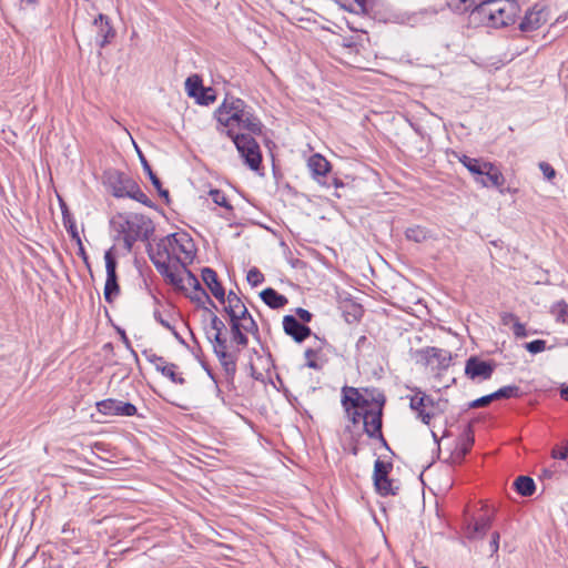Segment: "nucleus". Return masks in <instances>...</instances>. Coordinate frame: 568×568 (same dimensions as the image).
Wrapping results in <instances>:
<instances>
[{"instance_id":"obj_1","label":"nucleus","mask_w":568,"mask_h":568,"mask_svg":"<svg viewBox=\"0 0 568 568\" xmlns=\"http://www.w3.org/2000/svg\"><path fill=\"white\" fill-rule=\"evenodd\" d=\"M519 7L514 0H481L470 12V23L501 28L515 21Z\"/></svg>"},{"instance_id":"obj_2","label":"nucleus","mask_w":568,"mask_h":568,"mask_svg":"<svg viewBox=\"0 0 568 568\" xmlns=\"http://www.w3.org/2000/svg\"><path fill=\"white\" fill-rule=\"evenodd\" d=\"M216 119L222 126L232 132L237 128L253 134L262 133L261 121L246 110L245 102L239 98L227 97L216 110Z\"/></svg>"},{"instance_id":"obj_3","label":"nucleus","mask_w":568,"mask_h":568,"mask_svg":"<svg viewBox=\"0 0 568 568\" xmlns=\"http://www.w3.org/2000/svg\"><path fill=\"white\" fill-rule=\"evenodd\" d=\"M156 250L158 256L174 260V263H181L184 267L192 262L195 252L193 240L184 232L164 236L158 243Z\"/></svg>"},{"instance_id":"obj_4","label":"nucleus","mask_w":568,"mask_h":568,"mask_svg":"<svg viewBox=\"0 0 568 568\" xmlns=\"http://www.w3.org/2000/svg\"><path fill=\"white\" fill-rule=\"evenodd\" d=\"M115 223L128 252L136 241L148 240L154 231L152 221L142 214H120Z\"/></svg>"},{"instance_id":"obj_5","label":"nucleus","mask_w":568,"mask_h":568,"mask_svg":"<svg viewBox=\"0 0 568 568\" xmlns=\"http://www.w3.org/2000/svg\"><path fill=\"white\" fill-rule=\"evenodd\" d=\"M112 194L116 197H130L142 204L151 206L148 195L131 178L124 173L115 172L110 178Z\"/></svg>"},{"instance_id":"obj_6","label":"nucleus","mask_w":568,"mask_h":568,"mask_svg":"<svg viewBox=\"0 0 568 568\" xmlns=\"http://www.w3.org/2000/svg\"><path fill=\"white\" fill-rule=\"evenodd\" d=\"M385 405V396L378 395L373 400V405L365 409L363 415L364 432L369 438L379 439L384 445L386 440L382 433L383 408Z\"/></svg>"},{"instance_id":"obj_7","label":"nucleus","mask_w":568,"mask_h":568,"mask_svg":"<svg viewBox=\"0 0 568 568\" xmlns=\"http://www.w3.org/2000/svg\"><path fill=\"white\" fill-rule=\"evenodd\" d=\"M226 133L233 140L241 156L245 160V163L252 170H257L261 165L262 155L255 139L248 134L232 132V130H226Z\"/></svg>"},{"instance_id":"obj_8","label":"nucleus","mask_w":568,"mask_h":568,"mask_svg":"<svg viewBox=\"0 0 568 568\" xmlns=\"http://www.w3.org/2000/svg\"><path fill=\"white\" fill-rule=\"evenodd\" d=\"M417 364L432 369H445L449 366L452 356L448 351L437 347H426L414 353Z\"/></svg>"},{"instance_id":"obj_9","label":"nucleus","mask_w":568,"mask_h":568,"mask_svg":"<svg viewBox=\"0 0 568 568\" xmlns=\"http://www.w3.org/2000/svg\"><path fill=\"white\" fill-rule=\"evenodd\" d=\"M97 409L99 413L106 416H134L136 414V407L126 402H122L114 398L103 399L97 403Z\"/></svg>"},{"instance_id":"obj_10","label":"nucleus","mask_w":568,"mask_h":568,"mask_svg":"<svg viewBox=\"0 0 568 568\" xmlns=\"http://www.w3.org/2000/svg\"><path fill=\"white\" fill-rule=\"evenodd\" d=\"M258 327L252 315L242 318L240 322L231 321L232 339L240 346L246 347L248 338L246 334H256Z\"/></svg>"},{"instance_id":"obj_11","label":"nucleus","mask_w":568,"mask_h":568,"mask_svg":"<svg viewBox=\"0 0 568 568\" xmlns=\"http://www.w3.org/2000/svg\"><path fill=\"white\" fill-rule=\"evenodd\" d=\"M145 358L154 365L155 369L168 377L174 384L183 385L185 383L184 377L176 373L178 366L173 363H168L162 356H158L151 349L143 351Z\"/></svg>"},{"instance_id":"obj_12","label":"nucleus","mask_w":568,"mask_h":568,"mask_svg":"<svg viewBox=\"0 0 568 568\" xmlns=\"http://www.w3.org/2000/svg\"><path fill=\"white\" fill-rule=\"evenodd\" d=\"M495 365L493 363L481 361L476 356H470L466 361L465 374L470 379H489L494 373Z\"/></svg>"},{"instance_id":"obj_13","label":"nucleus","mask_w":568,"mask_h":568,"mask_svg":"<svg viewBox=\"0 0 568 568\" xmlns=\"http://www.w3.org/2000/svg\"><path fill=\"white\" fill-rule=\"evenodd\" d=\"M548 21V12L544 6L535 4L523 18L519 28L523 32H531L539 29Z\"/></svg>"},{"instance_id":"obj_14","label":"nucleus","mask_w":568,"mask_h":568,"mask_svg":"<svg viewBox=\"0 0 568 568\" xmlns=\"http://www.w3.org/2000/svg\"><path fill=\"white\" fill-rule=\"evenodd\" d=\"M374 484L377 491L383 496L396 494L392 486V480L388 478L387 466L379 459L374 465Z\"/></svg>"},{"instance_id":"obj_15","label":"nucleus","mask_w":568,"mask_h":568,"mask_svg":"<svg viewBox=\"0 0 568 568\" xmlns=\"http://www.w3.org/2000/svg\"><path fill=\"white\" fill-rule=\"evenodd\" d=\"M283 328H284V332L287 335H290L297 343H302L312 334L311 328L308 326L302 324L293 315L284 316Z\"/></svg>"},{"instance_id":"obj_16","label":"nucleus","mask_w":568,"mask_h":568,"mask_svg":"<svg viewBox=\"0 0 568 568\" xmlns=\"http://www.w3.org/2000/svg\"><path fill=\"white\" fill-rule=\"evenodd\" d=\"M307 166L317 182L326 185L327 187L331 185V183L325 180L326 174L331 170V164L324 156L321 154H313L307 161Z\"/></svg>"},{"instance_id":"obj_17","label":"nucleus","mask_w":568,"mask_h":568,"mask_svg":"<svg viewBox=\"0 0 568 568\" xmlns=\"http://www.w3.org/2000/svg\"><path fill=\"white\" fill-rule=\"evenodd\" d=\"M373 403L364 397L359 390L352 386L342 388V406H351V408H368Z\"/></svg>"},{"instance_id":"obj_18","label":"nucleus","mask_w":568,"mask_h":568,"mask_svg":"<svg viewBox=\"0 0 568 568\" xmlns=\"http://www.w3.org/2000/svg\"><path fill=\"white\" fill-rule=\"evenodd\" d=\"M202 280L210 288L214 297L221 303H225V291L222 284L219 282L216 272L210 267H204L202 270Z\"/></svg>"},{"instance_id":"obj_19","label":"nucleus","mask_w":568,"mask_h":568,"mask_svg":"<svg viewBox=\"0 0 568 568\" xmlns=\"http://www.w3.org/2000/svg\"><path fill=\"white\" fill-rule=\"evenodd\" d=\"M475 182L480 184L484 187H501L505 183V176L501 171L491 163L490 169H486L484 171L483 178H475Z\"/></svg>"},{"instance_id":"obj_20","label":"nucleus","mask_w":568,"mask_h":568,"mask_svg":"<svg viewBox=\"0 0 568 568\" xmlns=\"http://www.w3.org/2000/svg\"><path fill=\"white\" fill-rule=\"evenodd\" d=\"M428 400V395L423 392H417L410 398V408L418 413V417L424 424H429L430 419L435 416L434 412L427 410L425 403Z\"/></svg>"},{"instance_id":"obj_21","label":"nucleus","mask_w":568,"mask_h":568,"mask_svg":"<svg viewBox=\"0 0 568 568\" xmlns=\"http://www.w3.org/2000/svg\"><path fill=\"white\" fill-rule=\"evenodd\" d=\"M93 24L98 29L97 41L99 42V45L103 48L109 42V39L114 37V31L106 17L101 13L94 19Z\"/></svg>"},{"instance_id":"obj_22","label":"nucleus","mask_w":568,"mask_h":568,"mask_svg":"<svg viewBox=\"0 0 568 568\" xmlns=\"http://www.w3.org/2000/svg\"><path fill=\"white\" fill-rule=\"evenodd\" d=\"M460 163L474 175L475 178H483L484 171L491 168V162L484 159H475L467 155L459 158Z\"/></svg>"},{"instance_id":"obj_23","label":"nucleus","mask_w":568,"mask_h":568,"mask_svg":"<svg viewBox=\"0 0 568 568\" xmlns=\"http://www.w3.org/2000/svg\"><path fill=\"white\" fill-rule=\"evenodd\" d=\"M493 519L489 516L478 518L473 526L468 527L467 536L470 539L484 538L491 527Z\"/></svg>"},{"instance_id":"obj_24","label":"nucleus","mask_w":568,"mask_h":568,"mask_svg":"<svg viewBox=\"0 0 568 568\" xmlns=\"http://www.w3.org/2000/svg\"><path fill=\"white\" fill-rule=\"evenodd\" d=\"M263 302L268 305L271 308H281L287 304V298L277 293L274 288H265L260 294Z\"/></svg>"},{"instance_id":"obj_25","label":"nucleus","mask_w":568,"mask_h":568,"mask_svg":"<svg viewBox=\"0 0 568 568\" xmlns=\"http://www.w3.org/2000/svg\"><path fill=\"white\" fill-rule=\"evenodd\" d=\"M215 355L219 358L221 366L223 367L225 375L232 378L236 372V356L227 349L216 352Z\"/></svg>"},{"instance_id":"obj_26","label":"nucleus","mask_w":568,"mask_h":568,"mask_svg":"<svg viewBox=\"0 0 568 568\" xmlns=\"http://www.w3.org/2000/svg\"><path fill=\"white\" fill-rule=\"evenodd\" d=\"M183 271L186 273V284L187 286H191L194 288V295L191 296L192 300L201 301L202 298H205L209 301L212 305L213 302L207 295V293L201 287V284L199 280L192 274L191 271H189L186 267L182 266Z\"/></svg>"},{"instance_id":"obj_27","label":"nucleus","mask_w":568,"mask_h":568,"mask_svg":"<svg viewBox=\"0 0 568 568\" xmlns=\"http://www.w3.org/2000/svg\"><path fill=\"white\" fill-rule=\"evenodd\" d=\"M225 312L230 316V321H233L236 317V314L245 307L244 303L241 301V298L232 291L229 292L227 296L225 297Z\"/></svg>"},{"instance_id":"obj_28","label":"nucleus","mask_w":568,"mask_h":568,"mask_svg":"<svg viewBox=\"0 0 568 568\" xmlns=\"http://www.w3.org/2000/svg\"><path fill=\"white\" fill-rule=\"evenodd\" d=\"M165 278L178 290L186 288V273L183 271L181 263H174L173 271Z\"/></svg>"},{"instance_id":"obj_29","label":"nucleus","mask_w":568,"mask_h":568,"mask_svg":"<svg viewBox=\"0 0 568 568\" xmlns=\"http://www.w3.org/2000/svg\"><path fill=\"white\" fill-rule=\"evenodd\" d=\"M120 294V286L118 283V275H106L104 285V298L108 303H112Z\"/></svg>"},{"instance_id":"obj_30","label":"nucleus","mask_w":568,"mask_h":568,"mask_svg":"<svg viewBox=\"0 0 568 568\" xmlns=\"http://www.w3.org/2000/svg\"><path fill=\"white\" fill-rule=\"evenodd\" d=\"M514 486L521 496H531L536 489L535 481L528 476H519L516 478Z\"/></svg>"},{"instance_id":"obj_31","label":"nucleus","mask_w":568,"mask_h":568,"mask_svg":"<svg viewBox=\"0 0 568 568\" xmlns=\"http://www.w3.org/2000/svg\"><path fill=\"white\" fill-rule=\"evenodd\" d=\"M141 163L143 166L144 172L149 175L153 186L158 190L160 196L168 199L169 197V191L162 189V183L160 179L155 175V173L152 171L151 165L146 161V159L140 153Z\"/></svg>"},{"instance_id":"obj_32","label":"nucleus","mask_w":568,"mask_h":568,"mask_svg":"<svg viewBox=\"0 0 568 568\" xmlns=\"http://www.w3.org/2000/svg\"><path fill=\"white\" fill-rule=\"evenodd\" d=\"M479 2L481 0H446L447 6L458 13L471 12L474 8L479 6Z\"/></svg>"},{"instance_id":"obj_33","label":"nucleus","mask_w":568,"mask_h":568,"mask_svg":"<svg viewBox=\"0 0 568 568\" xmlns=\"http://www.w3.org/2000/svg\"><path fill=\"white\" fill-rule=\"evenodd\" d=\"M62 221L65 230L71 237H78V229L72 214L69 212L68 206L64 202H61Z\"/></svg>"},{"instance_id":"obj_34","label":"nucleus","mask_w":568,"mask_h":568,"mask_svg":"<svg viewBox=\"0 0 568 568\" xmlns=\"http://www.w3.org/2000/svg\"><path fill=\"white\" fill-rule=\"evenodd\" d=\"M151 260H152L155 268L164 277H166V275H169V273L172 272L174 268V260H169L166 257H160V256H158V253L155 255H151Z\"/></svg>"},{"instance_id":"obj_35","label":"nucleus","mask_w":568,"mask_h":568,"mask_svg":"<svg viewBox=\"0 0 568 568\" xmlns=\"http://www.w3.org/2000/svg\"><path fill=\"white\" fill-rule=\"evenodd\" d=\"M475 438L473 434L471 426L468 425L465 429L463 436L459 438L456 447H458L460 450L465 452L466 454L469 453L471 449V446L474 445Z\"/></svg>"},{"instance_id":"obj_36","label":"nucleus","mask_w":568,"mask_h":568,"mask_svg":"<svg viewBox=\"0 0 568 568\" xmlns=\"http://www.w3.org/2000/svg\"><path fill=\"white\" fill-rule=\"evenodd\" d=\"M209 196L212 199V201L217 204L219 206H222L229 211L233 210V206L231 205L230 201L227 200L224 192L217 189H211L209 191Z\"/></svg>"},{"instance_id":"obj_37","label":"nucleus","mask_w":568,"mask_h":568,"mask_svg":"<svg viewBox=\"0 0 568 568\" xmlns=\"http://www.w3.org/2000/svg\"><path fill=\"white\" fill-rule=\"evenodd\" d=\"M206 336L213 344L214 353L227 349V342L226 338L223 337V333H211L210 331H206Z\"/></svg>"},{"instance_id":"obj_38","label":"nucleus","mask_w":568,"mask_h":568,"mask_svg":"<svg viewBox=\"0 0 568 568\" xmlns=\"http://www.w3.org/2000/svg\"><path fill=\"white\" fill-rule=\"evenodd\" d=\"M202 80L197 75L189 77L185 81V89L187 94L192 98L196 97V94L202 90Z\"/></svg>"},{"instance_id":"obj_39","label":"nucleus","mask_w":568,"mask_h":568,"mask_svg":"<svg viewBox=\"0 0 568 568\" xmlns=\"http://www.w3.org/2000/svg\"><path fill=\"white\" fill-rule=\"evenodd\" d=\"M551 313L556 316L557 321L568 324V304L564 301L556 303L551 307Z\"/></svg>"},{"instance_id":"obj_40","label":"nucleus","mask_w":568,"mask_h":568,"mask_svg":"<svg viewBox=\"0 0 568 568\" xmlns=\"http://www.w3.org/2000/svg\"><path fill=\"white\" fill-rule=\"evenodd\" d=\"M196 102L203 105H209L215 101L214 90L212 88H202V90L194 97Z\"/></svg>"},{"instance_id":"obj_41","label":"nucleus","mask_w":568,"mask_h":568,"mask_svg":"<svg viewBox=\"0 0 568 568\" xmlns=\"http://www.w3.org/2000/svg\"><path fill=\"white\" fill-rule=\"evenodd\" d=\"M405 234L409 241H414L416 243H420L427 237L425 229L420 226L408 227Z\"/></svg>"},{"instance_id":"obj_42","label":"nucleus","mask_w":568,"mask_h":568,"mask_svg":"<svg viewBox=\"0 0 568 568\" xmlns=\"http://www.w3.org/2000/svg\"><path fill=\"white\" fill-rule=\"evenodd\" d=\"M519 388L515 385H508L499 388L494 394L495 399H501V398H510L518 396Z\"/></svg>"},{"instance_id":"obj_43","label":"nucleus","mask_w":568,"mask_h":568,"mask_svg":"<svg viewBox=\"0 0 568 568\" xmlns=\"http://www.w3.org/2000/svg\"><path fill=\"white\" fill-rule=\"evenodd\" d=\"M348 420L356 425L363 420V415L366 408H351V406H343Z\"/></svg>"},{"instance_id":"obj_44","label":"nucleus","mask_w":568,"mask_h":568,"mask_svg":"<svg viewBox=\"0 0 568 568\" xmlns=\"http://www.w3.org/2000/svg\"><path fill=\"white\" fill-rule=\"evenodd\" d=\"M106 275L116 274V258L113 254V247L108 250L104 254Z\"/></svg>"},{"instance_id":"obj_45","label":"nucleus","mask_w":568,"mask_h":568,"mask_svg":"<svg viewBox=\"0 0 568 568\" xmlns=\"http://www.w3.org/2000/svg\"><path fill=\"white\" fill-rule=\"evenodd\" d=\"M246 278L252 286H257L264 281V275L256 267H253L247 272Z\"/></svg>"},{"instance_id":"obj_46","label":"nucleus","mask_w":568,"mask_h":568,"mask_svg":"<svg viewBox=\"0 0 568 568\" xmlns=\"http://www.w3.org/2000/svg\"><path fill=\"white\" fill-rule=\"evenodd\" d=\"M305 358L307 359L306 366L313 369H321V365L317 363V351L307 348L304 353Z\"/></svg>"},{"instance_id":"obj_47","label":"nucleus","mask_w":568,"mask_h":568,"mask_svg":"<svg viewBox=\"0 0 568 568\" xmlns=\"http://www.w3.org/2000/svg\"><path fill=\"white\" fill-rule=\"evenodd\" d=\"M526 349L531 354H537L546 349V342L544 339H535L525 345Z\"/></svg>"},{"instance_id":"obj_48","label":"nucleus","mask_w":568,"mask_h":568,"mask_svg":"<svg viewBox=\"0 0 568 568\" xmlns=\"http://www.w3.org/2000/svg\"><path fill=\"white\" fill-rule=\"evenodd\" d=\"M552 458L566 459L568 456V445L567 443H562L552 448L551 450Z\"/></svg>"},{"instance_id":"obj_49","label":"nucleus","mask_w":568,"mask_h":568,"mask_svg":"<svg viewBox=\"0 0 568 568\" xmlns=\"http://www.w3.org/2000/svg\"><path fill=\"white\" fill-rule=\"evenodd\" d=\"M493 400H495L494 394H489L473 400L469 406L471 408L485 407L489 405Z\"/></svg>"},{"instance_id":"obj_50","label":"nucleus","mask_w":568,"mask_h":568,"mask_svg":"<svg viewBox=\"0 0 568 568\" xmlns=\"http://www.w3.org/2000/svg\"><path fill=\"white\" fill-rule=\"evenodd\" d=\"M211 333H223V329L225 328V324L222 320H220L215 314H212L211 316Z\"/></svg>"},{"instance_id":"obj_51","label":"nucleus","mask_w":568,"mask_h":568,"mask_svg":"<svg viewBox=\"0 0 568 568\" xmlns=\"http://www.w3.org/2000/svg\"><path fill=\"white\" fill-rule=\"evenodd\" d=\"M467 454L463 450H460L458 447H456L454 449V452L450 454V457H449V463L452 465H457V464H462V462L464 460L465 456Z\"/></svg>"},{"instance_id":"obj_52","label":"nucleus","mask_w":568,"mask_h":568,"mask_svg":"<svg viewBox=\"0 0 568 568\" xmlns=\"http://www.w3.org/2000/svg\"><path fill=\"white\" fill-rule=\"evenodd\" d=\"M539 169L541 170L547 180H552L556 175L555 169L547 162H540Z\"/></svg>"},{"instance_id":"obj_53","label":"nucleus","mask_w":568,"mask_h":568,"mask_svg":"<svg viewBox=\"0 0 568 568\" xmlns=\"http://www.w3.org/2000/svg\"><path fill=\"white\" fill-rule=\"evenodd\" d=\"M499 539H500V535L498 531H494L491 534V540L489 542V549H490V552L491 555L496 554L499 549Z\"/></svg>"},{"instance_id":"obj_54","label":"nucleus","mask_w":568,"mask_h":568,"mask_svg":"<svg viewBox=\"0 0 568 568\" xmlns=\"http://www.w3.org/2000/svg\"><path fill=\"white\" fill-rule=\"evenodd\" d=\"M500 320H501V323H503L504 325H509V324H513V325H514V324H515V322H518V318H517V316H516L515 314H513V313H507V312L501 313V315H500Z\"/></svg>"},{"instance_id":"obj_55","label":"nucleus","mask_w":568,"mask_h":568,"mask_svg":"<svg viewBox=\"0 0 568 568\" xmlns=\"http://www.w3.org/2000/svg\"><path fill=\"white\" fill-rule=\"evenodd\" d=\"M296 315H297V316H298V318H300L302 322H304V323H308V322H311V321H312V317H313L312 313H310L307 310H305V308H301V307H298V308L296 310Z\"/></svg>"},{"instance_id":"obj_56","label":"nucleus","mask_w":568,"mask_h":568,"mask_svg":"<svg viewBox=\"0 0 568 568\" xmlns=\"http://www.w3.org/2000/svg\"><path fill=\"white\" fill-rule=\"evenodd\" d=\"M513 331L516 337H525L527 335L525 325L519 321L513 325Z\"/></svg>"},{"instance_id":"obj_57","label":"nucleus","mask_w":568,"mask_h":568,"mask_svg":"<svg viewBox=\"0 0 568 568\" xmlns=\"http://www.w3.org/2000/svg\"><path fill=\"white\" fill-rule=\"evenodd\" d=\"M363 11H366L372 4L373 0H355Z\"/></svg>"},{"instance_id":"obj_58","label":"nucleus","mask_w":568,"mask_h":568,"mask_svg":"<svg viewBox=\"0 0 568 568\" xmlns=\"http://www.w3.org/2000/svg\"><path fill=\"white\" fill-rule=\"evenodd\" d=\"M251 314L248 313L246 306L243 307L237 314H236V317L235 318V322H240L242 321V318L246 317V316H250Z\"/></svg>"},{"instance_id":"obj_59","label":"nucleus","mask_w":568,"mask_h":568,"mask_svg":"<svg viewBox=\"0 0 568 568\" xmlns=\"http://www.w3.org/2000/svg\"><path fill=\"white\" fill-rule=\"evenodd\" d=\"M425 406L427 410L434 412V399L428 396V400H426Z\"/></svg>"},{"instance_id":"obj_60","label":"nucleus","mask_w":568,"mask_h":568,"mask_svg":"<svg viewBox=\"0 0 568 568\" xmlns=\"http://www.w3.org/2000/svg\"><path fill=\"white\" fill-rule=\"evenodd\" d=\"M160 323L162 326H164L165 328L172 331L174 333V335L176 337H179L178 333L173 331V327L169 324V322L164 321V320H160Z\"/></svg>"},{"instance_id":"obj_61","label":"nucleus","mask_w":568,"mask_h":568,"mask_svg":"<svg viewBox=\"0 0 568 568\" xmlns=\"http://www.w3.org/2000/svg\"><path fill=\"white\" fill-rule=\"evenodd\" d=\"M79 255L83 258V261L88 264V255L85 253L84 247H80Z\"/></svg>"},{"instance_id":"obj_62","label":"nucleus","mask_w":568,"mask_h":568,"mask_svg":"<svg viewBox=\"0 0 568 568\" xmlns=\"http://www.w3.org/2000/svg\"><path fill=\"white\" fill-rule=\"evenodd\" d=\"M560 395L565 400H568V386L561 388Z\"/></svg>"},{"instance_id":"obj_63","label":"nucleus","mask_w":568,"mask_h":568,"mask_svg":"<svg viewBox=\"0 0 568 568\" xmlns=\"http://www.w3.org/2000/svg\"><path fill=\"white\" fill-rule=\"evenodd\" d=\"M332 183H333V185H334L336 189H337V187H339V186H344V183H343L341 180L336 179V178H333V179H332Z\"/></svg>"},{"instance_id":"obj_64","label":"nucleus","mask_w":568,"mask_h":568,"mask_svg":"<svg viewBox=\"0 0 568 568\" xmlns=\"http://www.w3.org/2000/svg\"><path fill=\"white\" fill-rule=\"evenodd\" d=\"M71 239H72L73 241H75V243H77V245H78V247H79V248H80V247H84V246H83V243H82V241H81V237H80V235H79V234H78V237H71Z\"/></svg>"}]
</instances>
